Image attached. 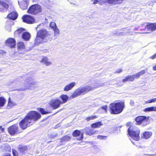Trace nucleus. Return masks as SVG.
I'll list each match as a JSON object with an SVG mask.
<instances>
[{
	"label": "nucleus",
	"instance_id": "nucleus-20",
	"mask_svg": "<svg viewBox=\"0 0 156 156\" xmlns=\"http://www.w3.org/2000/svg\"><path fill=\"white\" fill-rule=\"evenodd\" d=\"M40 62L43 63L46 66H49L51 64V62L48 61V58L46 56H43L40 61Z\"/></svg>",
	"mask_w": 156,
	"mask_h": 156
},
{
	"label": "nucleus",
	"instance_id": "nucleus-36",
	"mask_svg": "<svg viewBox=\"0 0 156 156\" xmlns=\"http://www.w3.org/2000/svg\"><path fill=\"white\" fill-rule=\"evenodd\" d=\"M97 138L98 139L101 140H105L107 138V136H104L100 135H99L97 136Z\"/></svg>",
	"mask_w": 156,
	"mask_h": 156
},
{
	"label": "nucleus",
	"instance_id": "nucleus-44",
	"mask_svg": "<svg viewBox=\"0 0 156 156\" xmlns=\"http://www.w3.org/2000/svg\"><path fill=\"white\" fill-rule=\"evenodd\" d=\"M150 58L151 59H154L156 58V53L151 56Z\"/></svg>",
	"mask_w": 156,
	"mask_h": 156
},
{
	"label": "nucleus",
	"instance_id": "nucleus-31",
	"mask_svg": "<svg viewBox=\"0 0 156 156\" xmlns=\"http://www.w3.org/2000/svg\"><path fill=\"white\" fill-rule=\"evenodd\" d=\"M25 30V29L23 28H20L16 30L15 33L18 35H20L22 33H23V31Z\"/></svg>",
	"mask_w": 156,
	"mask_h": 156
},
{
	"label": "nucleus",
	"instance_id": "nucleus-49",
	"mask_svg": "<svg viewBox=\"0 0 156 156\" xmlns=\"http://www.w3.org/2000/svg\"><path fill=\"white\" fill-rule=\"evenodd\" d=\"M153 69L154 70H156V64L155 66L153 67Z\"/></svg>",
	"mask_w": 156,
	"mask_h": 156
},
{
	"label": "nucleus",
	"instance_id": "nucleus-11",
	"mask_svg": "<svg viewBox=\"0 0 156 156\" xmlns=\"http://www.w3.org/2000/svg\"><path fill=\"white\" fill-rule=\"evenodd\" d=\"M49 105L53 109H55L59 108L60 105L62 104L60 102V100L57 98L51 100L49 103Z\"/></svg>",
	"mask_w": 156,
	"mask_h": 156
},
{
	"label": "nucleus",
	"instance_id": "nucleus-41",
	"mask_svg": "<svg viewBox=\"0 0 156 156\" xmlns=\"http://www.w3.org/2000/svg\"><path fill=\"white\" fill-rule=\"evenodd\" d=\"M6 53V51L4 50H0V55H4Z\"/></svg>",
	"mask_w": 156,
	"mask_h": 156
},
{
	"label": "nucleus",
	"instance_id": "nucleus-19",
	"mask_svg": "<svg viewBox=\"0 0 156 156\" xmlns=\"http://www.w3.org/2000/svg\"><path fill=\"white\" fill-rule=\"evenodd\" d=\"M85 133L86 135L89 136L95 134L96 133V131H94L93 129H91L89 127H86L84 129Z\"/></svg>",
	"mask_w": 156,
	"mask_h": 156
},
{
	"label": "nucleus",
	"instance_id": "nucleus-35",
	"mask_svg": "<svg viewBox=\"0 0 156 156\" xmlns=\"http://www.w3.org/2000/svg\"><path fill=\"white\" fill-rule=\"evenodd\" d=\"M13 105V103L11 101V98L10 97H9L8 99V103L7 104V107H10L12 106Z\"/></svg>",
	"mask_w": 156,
	"mask_h": 156
},
{
	"label": "nucleus",
	"instance_id": "nucleus-45",
	"mask_svg": "<svg viewBox=\"0 0 156 156\" xmlns=\"http://www.w3.org/2000/svg\"><path fill=\"white\" fill-rule=\"evenodd\" d=\"M130 105L132 106H133L134 105V102L133 101L131 100L130 102Z\"/></svg>",
	"mask_w": 156,
	"mask_h": 156
},
{
	"label": "nucleus",
	"instance_id": "nucleus-24",
	"mask_svg": "<svg viewBox=\"0 0 156 156\" xmlns=\"http://www.w3.org/2000/svg\"><path fill=\"white\" fill-rule=\"evenodd\" d=\"M30 34L28 32H24L22 34V38L25 41H29L30 37Z\"/></svg>",
	"mask_w": 156,
	"mask_h": 156
},
{
	"label": "nucleus",
	"instance_id": "nucleus-47",
	"mask_svg": "<svg viewBox=\"0 0 156 156\" xmlns=\"http://www.w3.org/2000/svg\"><path fill=\"white\" fill-rule=\"evenodd\" d=\"M35 84V82H33L31 83L30 84V86L31 87L32 86L34 85Z\"/></svg>",
	"mask_w": 156,
	"mask_h": 156
},
{
	"label": "nucleus",
	"instance_id": "nucleus-27",
	"mask_svg": "<svg viewBox=\"0 0 156 156\" xmlns=\"http://www.w3.org/2000/svg\"><path fill=\"white\" fill-rule=\"evenodd\" d=\"M102 125L101 122H98L92 124L91 126L93 128H97L99 127Z\"/></svg>",
	"mask_w": 156,
	"mask_h": 156
},
{
	"label": "nucleus",
	"instance_id": "nucleus-10",
	"mask_svg": "<svg viewBox=\"0 0 156 156\" xmlns=\"http://www.w3.org/2000/svg\"><path fill=\"white\" fill-rule=\"evenodd\" d=\"M9 2L7 0H0V11H7L9 7Z\"/></svg>",
	"mask_w": 156,
	"mask_h": 156
},
{
	"label": "nucleus",
	"instance_id": "nucleus-1",
	"mask_svg": "<svg viewBox=\"0 0 156 156\" xmlns=\"http://www.w3.org/2000/svg\"><path fill=\"white\" fill-rule=\"evenodd\" d=\"M41 117V114L36 111H30L19 122L20 128L24 130L30 126L32 120L36 121Z\"/></svg>",
	"mask_w": 156,
	"mask_h": 156
},
{
	"label": "nucleus",
	"instance_id": "nucleus-42",
	"mask_svg": "<svg viewBox=\"0 0 156 156\" xmlns=\"http://www.w3.org/2000/svg\"><path fill=\"white\" fill-rule=\"evenodd\" d=\"M122 69L120 68L117 70L115 72V73H119L122 72Z\"/></svg>",
	"mask_w": 156,
	"mask_h": 156
},
{
	"label": "nucleus",
	"instance_id": "nucleus-39",
	"mask_svg": "<svg viewBox=\"0 0 156 156\" xmlns=\"http://www.w3.org/2000/svg\"><path fill=\"white\" fill-rule=\"evenodd\" d=\"M53 30L54 31L55 35H58L59 34V30L57 28V27L53 29Z\"/></svg>",
	"mask_w": 156,
	"mask_h": 156
},
{
	"label": "nucleus",
	"instance_id": "nucleus-26",
	"mask_svg": "<svg viewBox=\"0 0 156 156\" xmlns=\"http://www.w3.org/2000/svg\"><path fill=\"white\" fill-rule=\"evenodd\" d=\"M20 8L23 10H25L27 8V5L24 0L19 2Z\"/></svg>",
	"mask_w": 156,
	"mask_h": 156
},
{
	"label": "nucleus",
	"instance_id": "nucleus-4",
	"mask_svg": "<svg viewBox=\"0 0 156 156\" xmlns=\"http://www.w3.org/2000/svg\"><path fill=\"white\" fill-rule=\"evenodd\" d=\"M42 11L41 6L38 4H35L31 5L27 10V12L33 15H37L41 14Z\"/></svg>",
	"mask_w": 156,
	"mask_h": 156
},
{
	"label": "nucleus",
	"instance_id": "nucleus-28",
	"mask_svg": "<svg viewBox=\"0 0 156 156\" xmlns=\"http://www.w3.org/2000/svg\"><path fill=\"white\" fill-rule=\"evenodd\" d=\"M6 102V99L3 97H0V107L4 106Z\"/></svg>",
	"mask_w": 156,
	"mask_h": 156
},
{
	"label": "nucleus",
	"instance_id": "nucleus-22",
	"mask_svg": "<svg viewBox=\"0 0 156 156\" xmlns=\"http://www.w3.org/2000/svg\"><path fill=\"white\" fill-rule=\"evenodd\" d=\"M59 98L61 100H60V102L62 104L66 103L69 99V97L66 95L62 94L61 95Z\"/></svg>",
	"mask_w": 156,
	"mask_h": 156
},
{
	"label": "nucleus",
	"instance_id": "nucleus-50",
	"mask_svg": "<svg viewBox=\"0 0 156 156\" xmlns=\"http://www.w3.org/2000/svg\"><path fill=\"white\" fill-rule=\"evenodd\" d=\"M98 1H99L98 0H94V3H97Z\"/></svg>",
	"mask_w": 156,
	"mask_h": 156
},
{
	"label": "nucleus",
	"instance_id": "nucleus-5",
	"mask_svg": "<svg viewBox=\"0 0 156 156\" xmlns=\"http://www.w3.org/2000/svg\"><path fill=\"white\" fill-rule=\"evenodd\" d=\"M92 89L93 88L90 86L83 87L81 89H78L72 94L70 98H73L82 94L86 93Z\"/></svg>",
	"mask_w": 156,
	"mask_h": 156
},
{
	"label": "nucleus",
	"instance_id": "nucleus-51",
	"mask_svg": "<svg viewBox=\"0 0 156 156\" xmlns=\"http://www.w3.org/2000/svg\"><path fill=\"white\" fill-rule=\"evenodd\" d=\"M148 155H149V156H150V155H151V154H149Z\"/></svg>",
	"mask_w": 156,
	"mask_h": 156
},
{
	"label": "nucleus",
	"instance_id": "nucleus-6",
	"mask_svg": "<svg viewBox=\"0 0 156 156\" xmlns=\"http://www.w3.org/2000/svg\"><path fill=\"white\" fill-rule=\"evenodd\" d=\"M147 70V69L143 70L134 75L127 76L125 78L122 80V82L123 83H125L128 81H133L135 79H138L141 76L145 74L146 72V71Z\"/></svg>",
	"mask_w": 156,
	"mask_h": 156
},
{
	"label": "nucleus",
	"instance_id": "nucleus-16",
	"mask_svg": "<svg viewBox=\"0 0 156 156\" xmlns=\"http://www.w3.org/2000/svg\"><path fill=\"white\" fill-rule=\"evenodd\" d=\"M145 28L148 30L153 31L156 30V23H148Z\"/></svg>",
	"mask_w": 156,
	"mask_h": 156
},
{
	"label": "nucleus",
	"instance_id": "nucleus-46",
	"mask_svg": "<svg viewBox=\"0 0 156 156\" xmlns=\"http://www.w3.org/2000/svg\"><path fill=\"white\" fill-rule=\"evenodd\" d=\"M2 156H12L11 154L9 153H5Z\"/></svg>",
	"mask_w": 156,
	"mask_h": 156
},
{
	"label": "nucleus",
	"instance_id": "nucleus-12",
	"mask_svg": "<svg viewBox=\"0 0 156 156\" xmlns=\"http://www.w3.org/2000/svg\"><path fill=\"white\" fill-rule=\"evenodd\" d=\"M6 45L11 48H14L16 45V41L15 39L12 38H9L5 42Z\"/></svg>",
	"mask_w": 156,
	"mask_h": 156
},
{
	"label": "nucleus",
	"instance_id": "nucleus-37",
	"mask_svg": "<svg viewBox=\"0 0 156 156\" xmlns=\"http://www.w3.org/2000/svg\"><path fill=\"white\" fill-rule=\"evenodd\" d=\"M12 152L13 156H19L18 153L16 150L12 149Z\"/></svg>",
	"mask_w": 156,
	"mask_h": 156
},
{
	"label": "nucleus",
	"instance_id": "nucleus-32",
	"mask_svg": "<svg viewBox=\"0 0 156 156\" xmlns=\"http://www.w3.org/2000/svg\"><path fill=\"white\" fill-rule=\"evenodd\" d=\"M97 117L95 115L89 116L86 118V120L87 122L91 120H93L96 119Z\"/></svg>",
	"mask_w": 156,
	"mask_h": 156
},
{
	"label": "nucleus",
	"instance_id": "nucleus-13",
	"mask_svg": "<svg viewBox=\"0 0 156 156\" xmlns=\"http://www.w3.org/2000/svg\"><path fill=\"white\" fill-rule=\"evenodd\" d=\"M149 117L145 116H139L136 118L135 121L137 122V124L140 125L144 122H148Z\"/></svg>",
	"mask_w": 156,
	"mask_h": 156
},
{
	"label": "nucleus",
	"instance_id": "nucleus-48",
	"mask_svg": "<svg viewBox=\"0 0 156 156\" xmlns=\"http://www.w3.org/2000/svg\"><path fill=\"white\" fill-rule=\"evenodd\" d=\"M123 31L125 32V33H127L128 32L126 31V28H124L122 29Z\"/></svg>",
	"mask_w": 156,
	"mask_h": 156
},
{
	"label": "nucleus",
	"instance_id": "nucleus-7",
	"mask_svg": "<svg viewBox=\"0 0 156 156\" xmlns=\"http://www.w3.org/2000/svg\"><path fill=\"white\" fill-rule=\"evenodd\" d=\"M9 134L12 136H14L21 133L22 131L17 123L13 124L9 126L7 129Z\"/></svg>",
	"mask_w": 156,
	"mask_h": 156
},
{
	"label": "nucleus",
	"instance_id": "nucleus-21",
	"mask_svg": "<svg viewBox=\"0 0 156 156\" xmlns=\"http://www.w3.org/2000/svg\"><path fill=\"white\" fill-rule=\"evenodd\" d=\"M152 133L151 132L145 131L141 136V138L143 139H147L149 138L152 135Z\"/></svg>",
	"mask_w": 156,
	"mask_h": 156
},
{
	"label": "nucleus",
	"instance_id": "nucleus-14",
	"mask_svg": "<svg viewBox=\"0 0 156 156\" xmlns=\"http://www.w3.org/2000/svg\"><path fill=\"white\" fill-rule=\"evenodd\" d=\"M72 135L75 137H77L80 136L79 137L76 138L77 140L78 141L82 140L83 138V133H81L80 131L77 129L75 130L73 132Z\"/></svg>",
	"mask_w": 156,
	"mask_h": 156
},
{
	"label": "nucleus",
	"instance_id": "nucleus-8",
	"mask_svg": "<svg viewBox=\"0 0 156 156\" xmlns=\"http://www.w3.org/2000/svg\"><path fill=\"white\" fill-rule=\"evenodd\" d=\"M128 134L135 140L139 141L140 139L139 136L140 133V130L137 129L134 131L132 130L131 127L130 126L128 130Z\"/></svg>",
	"mask_w": 156,
	"mask_h": 156
},
{
	"label": "nucleus",
	"instance_id": "nucleus-23",
	"mask_svg": "<svg viewBox=\"0 0 156 156\" xmlns=\"http://www.w3.org/2000/svg\"><path fill=\"white\" fill-rule=\"evenodd\" d=\"M75 85V82H72L67 85H66L64 88V91H68L71 90Z\"/></svg>",
	"mask_w": 156,
	"mask_h": 156
},
{
	"label": "nucleus",
	"instance_id": "nucleus-25",
	"mask_svg": "<svg viewBox=\"0 0 156 156\" xmlns=\"http://www.w3.org/2000/svg\"><path fill=\"white\" fill-rule=\"evenodd\" d=\"M71 139V136L69 135H65L60 138V142H67L70 140Z\"/></svg>",
	"mask_w": 156,
	"mask_h": 156
},
{
	"label": "nucleus",
	"instance_id": "nucleus-3",
	"mask_svg": "<svg viewBox=\"0 0 156 156\" xmlns=\"http://www.w3.org/2000/svg\"><path fill=\"white\" fill-rule=\"evenodd\" d=\"M125 107L123 101L113 102L109 105V111L112 114H117L121 113Z\"/></svg>",
	"mask_w": 156,
	"mask_h": 156
},
{
	"label": "nucleus",
	"instance_id": "nucleus-40",
	"mask_svg": "<svg viewBox=\"0 0 156 156\" xmlns=\"http://www.w3.org/2000/svg\"><path fill=\"white\" fill-rule=\"evenodd\" d=\"M101 108L104 110L105 112H107L108 106L107 105H105L102 106Z\"/></svg>",
	"mask_w": 156,
	"mask_h": 156
},
{
	"label": "nucleus",
	"instance_id": "nucleus-34",
	"mask_svg": "<svg viewBox=\"0 0 156 156\" xmlns=\"http://www.w3.org/2000/svg\"><path fill=\"white\" fill-rule=\"evenodd\" d=\"M38 108L39 109L38 110L39 111L42 115H44L48 113V112L45 111L43 108Z\"/></svg>",
	"mask_w": 156,
	"mask_h": 156
},
{
	"label": "nucleus",
	"instance_id": "nucleus-17",
	"mask_svg": "<svg viewBox=\"0 0 156 156\" xmlns=\"http://www.w3.org/2000/svg\"><path fill=\"white\" fill-rule=\"evenodd\" d=\"M18 16V14L17 12L12 11L8 15L7 18L12 20H15L17 18Z\"/></svg>",
	"mask_w": 156,
	"mask_h": 156
},
{
	"label": "nucleus",
	"instance_id": "nucleus-9",
	"mask_svg": "<svg viewBox=\"0 0 156 156\" xmlns=\"http://www.w3.org/2000/svg\"><path fill=\"white\" fill-rule=\"evenodd\" d=\"M22 18L23 22L28 24H32L35 23V18L30 15H24Z\"/></svg>",
	"mask_w": 156,
	"mask_h": 156
},
{
	"label": "nucleus",
	"instance_id": "nucleus-18",
	"mask_svg": "<svg viewBox=\"0 0 156 156\" xmlns=\"http://www.w3.org/2000/svg\"><path fill=\"white\" fill-rule=\"evenodd\" d=\"M18 149L20 153L22 154H25L28 150L27 147V146H23L22 145H19Z\"/></svg>",
	"mask_w": 156,
	"mask_h": 156
},
{
	"label": "nucleus",
	"instance_id": "nucleus-33",
	"mask_svg": "<svg viewBox=\"0 0 156 156\" xmlns=\"http://www.w3.org/2000/svg\"><path fill=\"white\" fill-rule=\"evenodd\" d=\"M50 27L53 30L57 27L56 23L54 22H51L49 24Z\"/></svg>",
	"mask_w": 156,
	"mask_h": 156
},
{
	"label": "nucleus",
	"instance_id": "nucleus-29",
	"mask_svg": "<svg viewBox=\"0 0 156 156\" xmlns=\"http://www.w3.org/2000/svg\"><path fill=\"white\" fill-rule=\"evenodd\" d=\"M144 111L146 112L151 111H156V106H153L146 108Z\"/></svg>",
	"mask_w": 156,
	"mask_h": 156
},
{
	"label": "nucleus",
	"instance_id": "nucleus-15",
	"mask_svg": "<svg viewBox=\"0 0 156 156\" xmlns=\"http://www.w3.org/2000/svg\"><path fill=\"white\" fill-rule=\"evenodd\" d=\"M124 0H99L101 3H105L107 2L110 4H118L122 3Z\"/></svg>",
	"mask_w": 156,
	"mask_h": 156
},
{
	"label": "nucleus",
	"instance_id": "nucleus-52",
	"mask_svg": "<svg viewBox=\"0 0 156 156\" xmlns=\"http://www.w3.org/2000/svg\"><path fill=\"white\" fill-rule=\"evenodd\" d=\"M132 143H133V144H134L133 142H132Z\"/></svg>",
	"mask_w": 156,
	"mask_h": 156
},
{
	"label": "nucleus",
	"instance_id": "nucleus-43",
	"mask_svg": "<svg viewBox=\"0 0 156 156\" xmlns=\"http://www.w3.org/2000/svg\"><path fill=\"white\" fill-rule=\"evenodd\" d=\"M5 128L2 127V126H0V133H3L5 131Z\"/></svg>",
	"mask_w": 156,
	"mask_h": 156
},
{
	"label": "nucleus",
	"instance_id": "nucleus-30",
	"mask_svg": "<svg viewBox=\"0 0 156 156\" xmlns=\"http://www.w3.org/2000/svg\"><path fill=\"white\" fill-rule=\"evenodd\" d=\"M17 47L18 49H22L25 48V46L23 42H19L17 44Z\"/></svg>",
	"mask_w": 156,
	"mask_h": 156
},
{
	"label": "nucleus",
	"instance_id": "nucleus-2",
	"mask_svg": "<svg viewBox=\"0 0 156 156\" xmlns=\"http://www.w3.org/2000/svg\"><path fill=\"white\" fill-rule=\"evenodd\" d=\"M52 36L49 32L46 29H41L38 31L37 33L35 39V43L37 44L47 42L51 40Z\"/></svg>",
	"mask_w": 156,
	"mask_h": 156
},
{
	"label": "nucleus",
	"instance_id": "nucleus-38",
	"mask_svg": "<svg viewBox=\"0 0 156 156\" xmlns=\"http://www.w3.org/2000/svg\"><path fill=\"white\" fill-rule=\"evenodd\" d=\"M156 101V98H154L150 100H147L146 101V103H150L153 102H155Z\"/></svg>",
	"mask_w": 156,
	"mask_h": 156
}]
</instances>
